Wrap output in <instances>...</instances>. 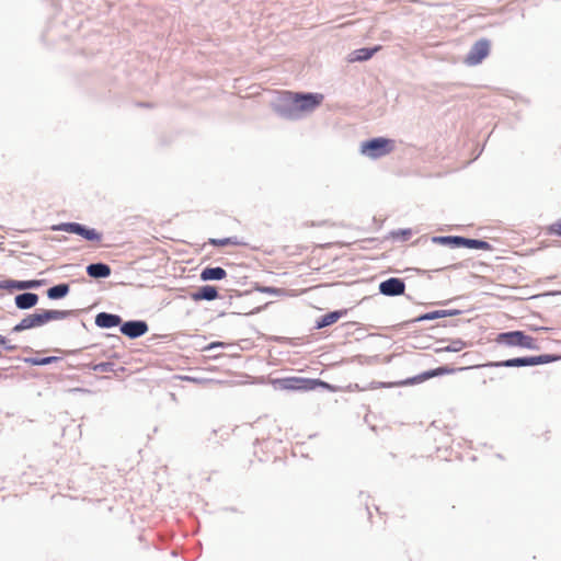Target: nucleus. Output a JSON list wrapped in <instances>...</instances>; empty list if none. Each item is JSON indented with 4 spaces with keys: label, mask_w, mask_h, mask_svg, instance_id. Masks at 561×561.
Returning a JSON list of instances; mask_svg holds the SVG:
<instances>
[{
    "label": "nucleus",
    "mask_w": 561,
    "mask_h": 561,
    "mask_svg": "<svg viewBox=\"0 0 561 561\" xmlns=\"http://www.w3.org/2000/svg\"><path fill=\"white\" fill-rule=\"evenodd\" d=\"M67 310H43L38 313L28 314L13 327V332H22L24 330L42 327L53 320H61L69 316Z\"/></svg>",
    "instance_id": "nucleus-1"
},
{
    "label": "nucleus",
    "mask_w": 561,
    "mask_h": 561,
    "mask_svg": "<svg viewBox=\"0 0 561 561\" xmlns=\"http://www.w3.org/2000/svg\"><path fill=\"white\" fill-rule=\"evenodd\" d=\"M282 390L309 391L318 387L330 388V386L320 379H309L302 377H286L274 381Z\"/></svg>",
    "instance_id": "nucleus-2"
},
{
    "label": "nucleus",
    "mask_w": 561,
    "mask_h": 561,
    "mask_svg": "<svg viewBox=\"0 0 561 561\" xmlns=\"http://www.w3.org/2000/svg\"><path fill=\"white\" fill-rule=\"evenodd\" d=\"M394 149L393 140L378 137L362 144L360 151L371 159H378Z\"/></svg>",
    "instance_id": "nucleus-3"
},
{
    "label": "nucleus",
    "mask_w": 561,
    "mask_h": 561,
    "mask_svg": "<svg viewBox=\"0 0 561 561\" xmlns=\"http://www.w3.org/2000/svg\"><path fill=\"white\" fill-rule=\"evenodd\" d=\"M295 110L298 112H311L323 101V95L318 93H287Z\"/></svg>",
    "instance_id": "nucleus-4"
},
{
    "label": "nucleus",
    "mask_w": 561,
    "mask_h": 561,
    "mask_svg": "<svg viewBox=\"0 0 561 561\" xmlns=\"http://www.w3.org/2000/svg\"><path fill=\"white\" fill-rule=\"evenodd\" d=\"M496 342L504 343L510 346H520L529 350L536 348L535 339L529 335H526L522 331L501 333L497 335Z\"/></svg>",
    "instance_id": "nucleus-5"
},
{
    "label": "nucleus",
    "mask_w": 561,
    "mask_h": 561,
    "mask_svg": "<svg viewBox=\"0 0 561 561\" xmlns=\"http://www.w3.org/2000/svg\"><path fill=\"white\" fill-rule=\"evenodd\" d=\"M490 53V42L480 39L472 46L467 55L466 62L470 66L480 64Z\"/></svg>",
    "instance_id": "nucleus-6"
},
{
    "label": "nucleus",
    "mask_w": 561,
    "mask_h": 561,
    "mask_svg": "<svg viewBox=\"0 0 561 561\" xmlns=\"http://www.w3.org/2000/svg\"><path fill=\"white\" fill-rule=\"evenodd\" d=\"M549 358L546 355L541 356H533V357H518L504 360L502 363H495L494 366H505V367H520V366H534L538 364L548 363Z\"/></svg>",
    "instance_id": "nucleus-7"
},
{
    "label": "nucleus",
    "mask_w": 561,
    "mask_h": 561,
    "mask_svg": "<svg viewBox=\"0 0 561 561\" xmlns=\"http://www.w3.org/2000/svg\"><path fill=\"white\" fill-rule=\"evenodd\" d=\"M456 371L455 368L449 366H440L432 370L424 371L415 377L409 378L405 381L402 382V385H414L423 382L430 378L443 376V375H449L454 374Z\"/></svg>",
    "instance_id": "nucleus-8"
},
{
    "label": "nucleus",
    "mask_w": 561,
    "mask_h": 561,
    "mask_svg": "<svg viewBox=\"0 0 561 561\" xmlns=\"http://www.w3.org/2000/svg\"><path fill=\"white\" fill-rule=\"evenodd\" d=\"M445 242L453 244L455 247H465L468 249H480V250H490L491 245L486 241L476 240V239H467L462 237H446L443 239Z\"/></svg>",
    "instance_id": "nucleus-9"
},
{
    "label": "nucleus",
    "mask_w": 561,
    "mask_h": 561,
    "mask_svg": "<svg viewBox=\"0 0 561 561\" xmlns=\"http://www.w3.org/2000/svg\"><path fill=\"white\" fill-rule=\"evenodd\" d=\"M380 293L387 296L402 295L405 289L403 280L400 278H389L382 282L379 286Z\"/></svg>",
    "instance_id": "nucleus-10"
},
{
    "label": "nucleus",
    "mask_w": 561,
    "mask_h": 561,
    "mask_svg": "<svg viewBox=\"0 0 561 561\" xmlns=\"http://www.w3.org/2000/svg\"><path fill=\"white\" fill-rule=\"evenodd\" d=\"M147 331L148 325L145 321H128L121 327V332L131 339L139 337Z\"/></svg>",
    "instance_id": "nucleus-11"
},
{
    "label": "nucleus",
    "mask_w": 561,
    "mask_h": 561,
    "mask_svg": "<svg viewBox=\"0 0 561 561\" xmlns=\"http://www.w3.org/2000/svg\"><path fill=\"white\" fill-rule=\"evenodd\" d=\"M43 280H13L5 279L0 282V289H28L41 286Z\"/></svg>",
    "instance_id": "nucleus-12"
},
{
    "label": "nucleus",
    "mask_w": 561,
    "mask_h": 561,
    "mask_svg": "<svg viewBox=\"0 0 561 561\" xmlns=\"http://www.w3.org/2000/svg\"><path fill=\"white\" fill-rule=\"evenodd\" d=\"M217 297H218V291H217L216 287L209 286V285L201 287L197 291H195L191 295V298L194 301L214 300Z\"/></svg>",
    "instance_id": "nucleus-13"
},
{
    "label": "nucleus",
    "mask_w": 561,
    "mask_h": 561,
    "mask_svg": "<svg viewBox=\"0 0 561 561\" xmlns=\"http://www.w3.org/2000/svg\"><path fill=\"white\" fill-rule=\"evenodd\" d=\"M87 273L93 278H105L111 275V267L104 263L90 264L87 267Z\"/></svg>",
    "instance_id": "nucleus-14"
},
{
    "label": "nucleus",
    "mask_w": 561,
    "mask_h": 561,
    "mask_svg": "<svg viewBox=\"0 0 561 561\" xmlns=\"http://www.w3.org/2000/svg\"><path fill=\"white\" fill-rule=\"evenodd\" d=\"M380 46H376L374 48H360V49H356L354 50L351 55H350V61L351 62H355V61H365V60H368L370 59L378 50H380Z\"/></svg>",
    "instance_id": "nucleus-15"
},
{
    "label": "nucleus",
    "mask_w": 561,
    "mask_h": 561,
    "mask_svg": "<svg viewBox=\"0 0 561 561\" xmlns=\"http://www.w3.org/2000/svg\"><path fill=\"white\" fill-rule=\"evenodd\" d=\"M95 323L100 328H113L121 323V318L116 314L101 312L96 316Z\"/></svg>",
    "instance_id": "nucleus-16"
},
{
    "label": "nucleus",
    "mask_w": 561,
    "mask_h": 561,
    "mask_svg": "<svg viewBox=\"0 0 561 561\" xmlns=\"http://www.w3.org/2000/svg\"><path fill=\"white\" fill-rule=\"evenodd\" d=\"M38 301V296L33 293H25L15 297V305L20 309H28L34 307Z\"/></svg>",
    "instance_id": "nucleus-17"
},
{
    "label": "nucleus",
    "mask_w": 561,
    "mask_h": 561,
    "mask_svg": "<svg viewBox=\"0 0 561 561\" xmlns=\"http://www.w3.org/2000/svg\"><path fill=\"white\" fill-rule=\"evenodd\" d=\"M227 276V272L222 267H206L201 273L203 280H219Z\"/></svg>",
    "instance_id": "nucleus-18"
},
{
    "label": "nucleus",
    "mask_w": 561,
    "mask_h": 561,
    "mask_svg": "<svg viewBox=\"0 0 561 561\" xmlns=\"http://www.w3.org/2000/svg\"><path fill=\"white\" fill-rule=\"evenodd\" d=\"M343 314H344V311H332V312H329V313L322 316L317 321L316 328L317 329H322V328L329 327L331 324H334L335 322H337L342 318Z\"/></svg>",
    "instance_id": "nucleus-19"
},
{
    "label": "nucleus",
    "mask_w": 561,
    "mask_h": 561,
    "mask_svg": "<svg viewBox=\"0 0 561 561\" xmlns=\"http://www.w3.org/2000/svg\"><path fill=\"white\" fill-rule=\"evenodd\" d=\"M76 234H79L82 238H84L85 240L92 241V242H101V240H102L101 232H99L98 230H95L93 228H88L83 225L79 226V230L77 231Z\"/></svg>",
    "instance_id": "nucleus-20"
},
{
    "label": "nucleus",
    "mask_w": 561,
    "mask_h": 561,
    "mask_svg": "<svg viewBox=\"0 0 561 561\" xmlns=\"http://www.w3.org/2000/svg\"><path fill=\"white\" fill-rule=\"evenodd\" d=\"M69 293L68 284H59L54 287H50L47 290V296L49 299H59L65 297Z\"/></svg>",
    "instance_id": "nucleus-21"
},
{
    "label": "nucleus",
    "mask_w": 561,
    "mask_h": 561,
    "mask_svg": "<svg viewBox=\"0 0 561 561\" xmlns=\"http://www.w3.org/2000/svg\"><path fill=\"white\" fill-rule=\"evenodd\" d=\"M209 244L215 247H225V245H240L241 241L237 237H230L225 239H209Z\"/></svg>",
    "instance_id": "nucleus-22"
},
{
    "label": "nucleus",
    "mask_w": 561,
    "mask_h": 561,
    "mask_svg": "<svg viewBox=\"0 0 561 561\" xmlns=\"http://www.w3.org/2000/svg\"><path fill=\"white\" fill-rule=\"evenodd\" d=\"M413 234V231L411 229H399L390 232V238L393 240H402L407 241L409 240Z\"/></svg>",
    "instance_id": "nucleus-23"
},
{
    "label": "nucleus",
    "mask_w": 561,
    "mask_h": 561,
    "mask_svg": "<svg viewBox=\"0 0 561 561\" xmlns=\"http://www.w3.org/2000/svg\"><path fill=\"white\" fill-rule=\"evenodd\" d=\"M79 226H80V224H77V222H65V224L55 226L53 229L59 230V231H66L69 233H77V231L79 230Z\"/></svg>",
    "instance_id": "nucleus-24"
},
{
    "label": "nucleus",
    "mask_w": 561,
    "mask_h": 561,
    "mask_svg": "<svg viewBox=\"0 0 561 561\" xmlns=\"http://www.w3.org/2000/svg\"><path fill=\"white\" fill-rule=\"evenodd\" d=\"M58 357L49 356L43 358H27L26 362L34 366H44L57 362Z\"/></svg>",
    "instance_id": "nucleus-25"
},
{
    "label": "nucleus",
    "mask_w": 561,
    "mask_h": 561,
    "mask_svg": "<svg viewBox=\"0 0 561 561\" xmlns=\"http://www.w3.org/2000/svg\"><path fill=\"white\" fill-rule=\"evenodd\" d=\"M549 234L561 237V218L547 228Z\"/></svg>",
    "instance_id": "nucleus-26"
},
{
    "label": "nucleus",
    "mask_w": 561,
    "mask_h": 561,
    "mask_svg": "<svg viewBox=\"0 0 561 561\" xmlns=\"http://www.w3.org/2000/svg\"><path fill=\"white\" fill-rule=\"evenodd\" d=\"M93 369L99 373H111L113 371V364L112 363H100L96 364Z\"/></svg>",
    "instance_id": "nucleus-27"
},
{
    "label": "nucleus",
    "mask_w": 561,
    "mask_h": 561,
    "mask_svg": "<svg viewBox=\"0 0 561 561\" xmlns=\"http://www.w3.org/2000/svg\"><path fill=\"white\" fill-rule=\"evenodd\" d=\"M0 345L4 346L5 350L11 351V352L16 350V346L12 345V344H9L8 340L5 339V336H3L1 334H0Z\"/></svg>",
    "instance_id": "nucleus-28"
},
{
    "label": "nucleus",
    "mask_w": 561,
    "mask_h": 561,
    "mask_svg": "<svg viewBox=\"0 0 561 561\" xmlns=\"http://www.w3.org/2000/svg\"><path fill=\"white\" fill-rule=\"evenodd\" d=\"M304 248L301 245L296 247V253H301Z\"/></svg>",
    "instance_id": "nucleus-29"
},
{
    "label": "nucleus",
    "mask_w": 561,
    "mask_h": 561,
    "mask_svg": "<svg viewBox=\"0 0 561 561\" xmlns=\"http://www.w3.org/2000/svg\"><path fill=\"white\" fill-rule=\"evenodd\" d=\"M217 345H222L221 343H211V345L209 347H214V346H217Z\"/></svg>",
    "instance_id": "nucleus-30"
}]
</instances>
